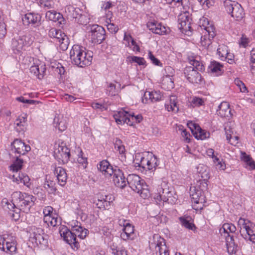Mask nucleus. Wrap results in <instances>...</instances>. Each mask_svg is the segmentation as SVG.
<instances>
[{"mask_svg": "<svg viewBox=\"0 0 255 255\" xmlns=\"http://www.w3.org/2000/svg\"><path fill=\"white\" fill-rule=\"evenodd\" d=\"M161 97H156V98L155 97H149V98L147 97H145L144 98L143 97H141V100L143 103L146 104L149 103L150 102L153 103L154 102L159 101L161 100Z\"/></svg>", "mask_w": 255, "mask_h": 255, "instance_id": "55", "label": "nucleus"}, {"mask_svg": "<svg viewBox=\"0 0 255 255\" xmlns=\"http://www.w3.org/2000/svg\"><path fill=\"white\" fill-rule=\"evenodd\" d=\"M12 201L16 205L17 211L28 213L33 205L35 198L31 195L19 191L14 192L11 194Z\"/></svg>", "mask_w": 255, "mask_h": 255, "instance_id": "2", "label": "nucleus"}, {"mask_svg": "<svg viewBox=\"0 0 255 255\" xmlns=\"http://www.w3.org/2000/svg\"><path fill=\"white\" fill-rule=\"evenodd\" d=\"M165 109L169 112L173 111L175 113L178 112L179 108L177 106V103L174 100L170 99L169 104H165Z\"/></svg>", "mask_w": 255, "mask_h": 255, "instance_id": "46", "label": "nucleus"}, {"mask_svg": "<svg viewBox=\"0 0 255 255\" xmlns=\"http://www.w3.org/2000/svg\"><path fill=\"white\" fill-rule=\"evenodd\" d=\"M187 126L191 130L194 135H195V132H197V131L201 129L200 127L197 124L192 121L189 122L187 123Z\"/></svg>", "mask_w": 255, "mask_h": 255, "instance_id": "57", "label": "nucleus"}, {"mask_svg": "<svg viewBox=\"0 0 255 255\" xmlns=\"http://www.w3.org/2000/svg\"><path fill=\"white\" fill-rule=\"evenodd\" d=\"M22 175H25V174L20 172L15 173L13 175V181L17 182V183H20L23 178Z\"/></svg>", "mask_w": 255, "mask_h": 255, "instance_id": "63", "label": "nucleus"}, {"mask_svg": "<svg viewBox=\"0 0 255 255\" xmlns=\"http://www.w3.org/2000/svg\"><path fill=\"white\" fill-rule=\"evenodd\" d=\"M197 170L199 179L197 181V184L195 187L203 192L204 190L207 189V182L210 178L209 170L207 166L203 165L199 166Z\"/></svg>", "mask_w": 255, "mask_h": 255, "instance_id": "9", "label": "nucleus"}, {"mask_svg": "<svg viewBox=\"0 0 255 255\" xmlns=\"http://www.w3.org/2000/svg\"><path fill=\"white\" fill-rule=\"evenodd\" d=\"M242 160L245 162L247 164L250 166L252 169L255 168V164L252 160V158L248 155L245 152H242Z\"/></svg>", "mask_w": 255, "mask_h": 255, "instance_id": "47", "label": "nucleus"}, {"mask_svg": "<svg viewBox=\"0 0 255 255\" xmlns=\"http://www.w3.org/2000/svg\"><path fill=\"white\" fill-rule=\"evenodd\" d=\"M70 155V149L64 143L55 144L54 156L59 162L63 164L67 163L69 160Z\"/></svg>", "mask_w": 255, "mask_h": 255, "instance_id": "8", "label": "nucleus"}, {"mask_svg": "<svg viewBox=\"0 0 255 255\" xmlns=\"http://www.w3.org/2000/svg\"><path fill=\"white\" fill-rule=\"evenodd\" d=\"M30 240L36 246L45 245L47 243L46 240L44 238L43 230L40 228L34 227L32 228Z\"/></svg>", "mask_w": 255, "mask_h": 255, "instance_id": "19", "label": "nucleus"}, {"mask_svg": "<svg viewBox=\"0 0 255 255\" xmlns=\"http://www.w3.org/2000/svg\"><path fill=\"white\" fill-rule=\"evenodd\" d=\"M226 10L236 20H241L245 15L241 5L235 1L226 0L224 2Z\"/></svg>", "mask_w": 255, "mask_h": 255, "instance_id": "7", "label": "nucleus"}, {"mask_svg": "<svg viewBox=\"0 0 255 255\" xmlns=\"http://www.w3.org/2000/svg\"><path fill=\"white\" fill-rule=\"evenodd\" d=\"M43 221L48 226L50 225L52 227H55L61 224V220L56 214H54V215H44Z\"/></svg>", "mask_w": 255, "mask_h": 255, "instance_id": "34", "label": "nucleus"}, {"mask_svg": "<svg viewBox=\"0 0 255 255\" xmlns=\"http://www.w3.org/2000/svg\"><path fill=\"white\" fill-rule=\"evenodd\" d=\"M2 205L3 208H6L10 211L15 210L16 209V205L14 201L12 200L9 202L7 199L4 198L1 201Z\"/></svg>", "mask_w": 255, "mask_h": 255, "instance_id": "44", "label": "nucleus"}, {"mask_svg": "<svg viewBox=\"0 0 255 255\" xmlns=\"http://www.w3.org/2000/svg\"><path fill=\"white\" fill-rule=\"evenodd\" d=\"M127 181L129 187L142 198L145 199L149 197L150 193L147 185L138 175L135 174H129L127 178Z\"/></svg>", "mask_w": 255, "mask_h": 255, "instance_id": "3", "label": "nucleus"}, {"mask_svg": "<svg viewBox=\"0 0 255 255\" xmlns=\"http://www.w3.org/2000/svg\"><path fill=\"white\" fill-rule=\"evenodd\" d=\"M23 160L17 158L12 164L9 166V170L15 173H17L22 166Z\"/></svg>", "mask_w": 255, "mask_h": 255, "instance_id": "42", "label": "nucleus"}, {"mask_svg": "<svg viewBox=\"0 0 255 255\" xmlns=\"http://www.w3.org/2000/svg\"><path fill=\"white\" fill-rule=\"evenodd\" d=\"M200 4L202 5V7L204 9H207L209 8L212 4L209 0H197Z\"/></svg>", "mask_w": 255, "mask_h": 255, "instance_id": "64", "label": "nucleus"}, {"mask_svg": "<svg viewBox=\"0 0 255 255\" xmlns=\"http://www.w3.org/2000/svg\"><path fill=\"white\" fill-rule=\"evenodd\" d=\"M179 28L183 31L189 30L190 28V18L186 13L181 14L178 18Z\"/></svg>", "mask_w": 255, "mask_h": 255, "instance_id": "28", "label": "nucleus"}, {"mask_svg": "<svg viewBox=\"0 0 255 255\" xmlns=\"http://www.w3.org/2000/svg\"><path fill=\"white\" fill-rule=\"evenodd\" d=\"M43 187L50 194L54 193L56 190L55 183L51 180H46L43 184Z\"/></svg>", "mask_w": 255, "mask_h": 255, "instance_id": "43", "label": "nucleus"}, {"mask_svg": "<svg viewBox=\"0 0 255 255\" xmlns=\"http://www.w3.org/2000/svg\"><path fill=\"white\" fill-rule=\"evenodd\" d=\"M92 107L93 109H99L101 111L106 110L108 109L107 105L105 104H100L99 103H94L92 104Z\"/></svg>", "mask_w": 255, "mask_h": 255, "instance_id": "62", "label": "nucleus"}, {"mask_svg": "<svg viewBox=\"0 0 255 255\" xmlns=\"http://www.w3.org/2000/svg\"><path fill=\"white\" fill-rule=\"evenodd\" d=\"M179 220L181 225L185 228L193 230L195 229V226L192 222V218L190 216H184L179 218Z\"/></svg>", "mask_w": 255, "mask_h": 255, "instance_id": "38", "label": "nucleus"}, {"mask_svg": "<svg viewBox=\"0 0 255 255\" xmlns=\"http://www.w3.org/2000/svg\"><path fill=\"white\" fill-rule=\"evenodd\" d=\"M71 225L72 226V230L74 232L75 234H76V237L77 236L82 240L86 238L89 234L88 229L78 225V222H73Z\"/></svg>", "mask_w": 255, "mask_h": 255, "instance_id": "29", "label": "nucleus"}, {"mask_svg": "<svg viewBox=\"0 0 255 255\" xmlns=\"http://www.w3.org/2000/svg\"><path fill=\"white\" fill-rule=\"evenodd\" d=\"M112 175L113 176V181L116 186L123 189L127 185V179H126L121 169H115Z\"/></svg>", "mask_w": 255, "mask_h": 255, "instance_id": "23", "label": "nucleus"}, {"mask_svg": "<svg viewBox=\"0 0 255 255\" xmlns=\"http://www.w3.org/2000/svg\"><path fill=\"white\" fill-rule=\"evenodd\" d=\"M54 124L60 131H64L67 128V118L62 115L56 114L54 119Z\"/></svg>", "mask_w": 255, "mask_h": 255, "instance_id": "31", "label": "nucleus"}, {"mask_svg": "<svg viewBox=\"0 0 255 255\" xmlns=\"http://www.w3.org/2000/svg\"><path fill=\"white\" fill-rule=\"evenodd\" d=\"M16 99L17 101L19 102H22L23 103H26L30 105H35L39 103V102L38 101L36 100H25L23 97H17Z\"/></svg>", "mask_w": 255, "mask_h": 255, "instance_id": "60", "label": "nucleus"}, {"mask_svg": "<svg viewBox=\"0 0 255 255\" xmlns=\"http://www.w3.org/2000/svg\"><path fill=\"white\" fill-rule=\"evenodd\" d=\"M223 66L216 61L211 62L209 66V69L210 71L214 74L215 75H218L221 74L222 71Z\"/></svg>", "mask_w": 255, "mask_h": 255, "instance_id": "39", "label": "nucleus"}, {"mask_svg": "<svg viewBox=\"0 0 255 255\" xmlns=\"http://www.w3.org/2000/svg\"><path fill=\"white\" fill-rule=\"evenodd\" d=\"M0 250L7 253H14L16 250L15 238L8 235L0 236Z\"/></svg>", "mask_w": 255, "mask_h": 255, "instance_id": "10", "label": "nucleus"}, {"mask_svg": "<svg viewBox=\"0 0 255 255\" xmlns=\"http://www.w3.org/2000/svg\"><path fill=\"white\" fill-rule=\"evenodd\" d=\"M89 20V18L87 14L82 11L76 21L82 25H86Z\"/></svg>", "mask_w": 255, "mask_h": 255, "instance_id": "51", "label": "nucleus"}, {"mask_svg": "<svg viewBox=\"0 0 255 255\" xmlns=\"http://www.w3.org/2000/svg\"><path fill=\"white\" fill-rule=\"evenodd\" d=\"M27 115L23 114L19 116L15 122L17 126H24L27 121Z\"/></svg>", "mask_w": 255, "mask_h": 255, "instance_id": "54", "label": "nucleus"}, {"mask_svg": "<svg viewBox=\"0 0 255 255\" xmlns=\"http://www.w3.org/2000/svg\"><path fill=\"white\" fill-rule=\"evenodd\" d=\"M110 200L111 197L109 195L102 196L98 199L96 204L98 208L108 210L112 203Z\"/></svg>", "mask_w": 255, "mask_h": 255, "instance_id": "32", "label": "nucleus"}, {"mask_svg": "<svg viewBox=\"0 0 255 255\" xmlns=\"http://www.w3.org/2000/svg\"><path fill=\"white\" fill-rule=\"evenodd\" d=\"M193 67H187L184 70V74L187 79L191 83H198L201 81V76L194 69Z\"/></svg>", "mask_w": 255, "mask_h": 255, "instance_id": "21", "label": "nucleus"}, {"mask_svg": "<svg viewBox=\"0 0 255 255\" xmlns=\"http://www.w3.org/2000/svg\"><path fill=\"white\" fill-rule=\"evenodd\" d=\"M190 195L191 197L193 208L196 210L202 209L204 203L205 202V197L203 192L196 187H191Z\"/></svg>", "mask_w": 255, "mask_h": 255, "instance_id": "11", "label": "nucleus"}, {"mask_svg": "<svg viewBox=\"0 0 255 255\" xmlns=\"http://www.w3.org/2000/svg\"><path fill=\"white\" fill-rule=\"evenodd\" d=\"M112 250V254L114 255H128L127 251L123 248H120L118 249L111 247Z\"/></svg>", "mask_w": 255, "mask_h": 255, "instance_id": "58", "label": "nucleus"}, {"mask_svg": "<svg viewBox=\"0 0 255 255\" xmlns=\"http://www.w3.org/2000/svg\"><path fill=\"white\" fill-rule=\"evenodd\" d=\"M149 246L150 248H155L156 255H169L164 239L158 234L153 236V242H150Z\"/></svg>", "mask_w": 255, "mask_h": 255, "instance_id": "15", "label": "nucleus"}, {"mask_svg": "<svg viewBox=\"0 0 255 255\" xmlns=\"http://www.w3.org/2000/svg\"><path fill=\"white\" fill-rule=\"evenodd\" d=\"M78 152H79V154L78 155V157L77 158V161L79 164H81L84 168H86L87 164V158L83 156V153L81 149L78 148Z\"/></svg>", "mask_w": 255, "mask_h": 255, "instance_id": "50", "label": "nucleus"}, {"mask_svg": "<svg viewBox=\"0 0 255 255\" xmlns=\"http://www.w3.org/2000/svg\"><path fill=\"white\" fill-rule=\"evenodd\" d=\"M50 67L55 74L59 75L60 77L62 78V76L64 74L65 70L61 63L56 61L52 62L50 63Z\"/></svg>", "mask_w": 255, "mask_h": 255, "instance_id": "36", "label": "nucleus"}, {"mask_svg": "<svg viewBox=\"0 0 255 255\" xmlns=\"http://www.w3.org/2000/svg\"><path fill=\"white\" fill-rule=\"evenodd\" d=\"M194 136L198 139L203 140L209 137L210 133L201 128L200 130L195 133Z\"/></svg>", "mask_w": 255, "mask_h": 255, "instance_id": "48", "label": "nucleus"}, {"mask_svg": "<svg viewBox=\"0 0 255 255\" xmlns=\"http://www.w3.org/2000/svg\"><path fill=\"white\" fill-rule=\"evenodd\" d=\"M30 44V38L26 35L18 36L12 40L11 48L15 54H19Z\"/></svg>", "mask_w": 255, "mask_h": 255, "instance_id": "12", "label": "nucleus"}, {"mask_svg": "<svg viewBox=\"0 0 255 255\" xmlns=\"http://www.w3.org/2000/svg\"><path fill=\"white\" fill-rule=\"evenodd\" d=\"M12 146L15 150V152L20 155H24L31 149L28 144H26L21 140L16 139L12 143Z\"/></svg>", "mask_w": 255, "mask_h": 255, "instance_id": "24", "label": "nucleus"}, {"mask_svg": "<svg viewBox=\"0 0 255 255\" xmlns=\"http://www.w3.org/2000/svg\"><path fill=\"white\" fill-rule=\"evenodd\" d=\"M148 58L150 59L151 61L153 64L157 66H159L160 65V61L155 57V56L152 54L150 51H148Z\"/></svg>", "mask_w": 255, "mask_h": 255, "instance_id": "61", "label": "nucleus"}, {"mask_svg": "<svg viewBox=\"0 0 255 255\" xmlns=\"http://www.w3.org/2000/svg\"><path fill=\"white\" fill-rule=\"evenodd\" d=\"M65 12L68 18H73L77 20L82 10L79 8H75L73 6H67L65 8Z\"/></svg>", "mask_w": 255, "mask_h": 255, "instance_id": "35", "label": "nucleus"}, {"mask_svg": "<svg viewBox=\"0 0 255 255\" xmlns=\"http://www.w3.org/2000/svg\"><path fill=\"white\" fill-rule=\"evenodd\" d=\"M54 172L57 177L59 184L61 186H64L67 179V175L65 170L61 167H58L55 168Z\"/></svg>", "mask_w": 255, "mask_h": 255, "instance_id": "30", "label": "nucleus"}, {"mask_svg": "<svg viewBox=\"0 0 255 255\" xmlns=\"http://www.w3.org/2000/svg\"><path fill=\"white\" fill-rule=\"evenodd\" d=\"M236 231L235 226L232 223L224 224L220 230L221 234L224 233L228 235L226 237V246L227 251L230 254H235L236 252L237 245L234 242L233 236L230 235V233H234Z\"/></svg>", "mask_w": 255, "mask_h": 255, "instance_id": "5", "label": "nucleus"}, {"mask_svg": "<svg viewBox=\"0 0 255 255\" xmlns=\"http://www.w3.org/2000/svg\"><path fill=\"white\" fill-rule=\"evenodd\" d=\"M204 31L201 37V44L204 47H208L211 44V40L215 36V27L213 25H203Z\"/></svg>", "mask_w": 255, "mask_h": 255, "instance_id": "16", "label": "nucleus"}, {"mask_svg": "<svg viewBox=\"0 0 255 255\" xmlns=\"http://www.w3.org/2000/svg\"><path fill=\"white\" fill-rule=\"evenodd\" d=\"M129 117L130 119V123H132V126L133 124L139 123L142 120V117L141 115H137L135 116L133 113L129 112Z\"/></svg>", "mask_w": 255, "mask_h": 255, "instance_id": "53", "label": "nucleus"}, {"mask_svg": "<svg viewBox=\"0 0 255 255\" xmlns=\"http://www.w3.org/2000/svg\"><path fill=\"white\" fill-rule=\"evenodd\" d=\"M59 234L64 240L72 248L78 249L79 243L76 239V234L73 231H70L65 226L60 227L59 229Z\"/></svg>", "mask_w": 255, "mask_h": 255, "instance_id": "13", "label": "nucleus"}, {"mask_svg": "<svg viewBox=\"0 0 255 255\" xmlns=\"http://www.w3.org/2000/svg\"><path fill=\"white\" fill-rule=\"evenodd\" d=\"M129 112H128L123 110L116 112L113 115V117L116 122L119 125H122L126 123L129 126H132L130 123V119L129 117Z\"/></svg>", "mask_w": 255, "mask_h": 255, "instance_id": "22", "label": "nucleus"}, {"mask_svg": "<svg viewBox=\"0 0 255 255\" xmlns=\"http://www.w3.org/2000/svg\"><path fill=\"white\" fill-rule=\"evenodd\" d=\"M154 198L156 200V202L162 200L173 204L177 201V195L173 191L169 190L165 183H163L158 186Z\"/></svg>", "mask_w": 255, "mask_h": 255, "instance_id": "4", "label": "nucleus"}, {"mask_svg": "<svg viewBox=\"0 0 255 255\" xmlns=\"http://www.w3.org/2000/svg\"><path fill=\"white\" fill-rule=\"evenodd\" d=\"M61 15L54 10H49L46 13V17L50 20L57 21L60 19Z\"/></svg>", "mask_w": 255, "mask_h": 255, "instance_id": "41", "label": "nucleus"}, {"mask_svg": "<svg viewBox=\"0 0 255 255\" xmlns=\"http://www.w3.org/2000/svg\"><path fill=\"white\" fill-rule=\"evenodd\" d=\"M189 63L191 65L189 67H193V69L197 71H201L204 69L203 64L197 59V58L192 57L190 59Z\"/></svg>", "mask_w": 255, "mask_h": 255, "instance_id": "40", "label": "nucleus"}, {"mask_svg": "<svg viewBox=\"0 0 255 255\" xmlns=\"http://www.w3.org/2000/svg\"><path fill=\"white\" fill-rule=\"evenodd\" d=\"M93 53L79 45H74L70 51V58L72 63L80 67L91 65Z\"/></svg>", "mask_w": 255, "mask_h": 255, "instance_id": "1", "label": "nucleus"}, {"mask_svg": "<svg viewBox=\"0 0 255 255\" xmlns=\"http://www.w3.org/2000/svg\"><path fill=\"white\" fill-rule=\"evenodd\" d=\"M57 34H56L54 42L57 45H59L60 49L62 50H67L69 44L68 37L60 30H58Z\"/></svg>", "mask_w": 255, "mask_h": 255, "instance_id": "25", "label": "nucleus"}, {"mask_svg": "<svg viewBox=\"0 0 255 255\" xmlns=\"http://www.w3.org/2000/svg\"><path fill=\"white\" fill-rule=\"evenodd\" d=\"M127 59L129 62H134L137 63L139 65H144L145 64V61L142 57L132 56H128Z\"/></svg>", "mask_w": 255, "mask_h": 255, "instance_id": "52", "label": "nucleus"}, {"mask_svg": "<svg viewBox=\"0 0 255 255\" xmlns=\"http://www.w3.org/2000/svg\"><path fill=\"white\" fill-rule=\"evenodd\" d=\"M41 17L38 13L29 12L25 14L22 17V21L24 25L37 26L40 24Z\"/></svg>", "mask_w": 255, "mask_h": 255, "instance_id": "20", "label": "nucleus"}, {"mask_svg": "<svg viewBox=\"0 0 255 255\" xmlns=\"http://www.w3.org/2000/svg\"><path fill=\"white\" fill-rule=\"evenodd\" d=\"M240 233L246 240L255 243V225L249 220L240 218L238 221Z\"/></svg>", "mask_w": 255, "mask_h": 255, "instance_id": "6", "label": "nucleus"}, {"mask_svg": "<svg viewBox=\"0 0 255 255\" xmlns=\"http://www.w3.org/2000/svg\"><path fill=\"white\" fill-rule=\"evenodd\" d=\"M147 26L153 33L159 35L164 34L166 33V27L156 21H149Z\"/></svg>", "mask_w": 255, "mask_h": 255, "instance_id": "27", "label": "nucleus"}, {"mask_svg": "<svg viewBox=\"0 0 255 255\" xmlns=\"http://www.w3.org/2000/svg\"><path fill=\"white\" fill-rule=\"evenodd\" d=\"M119 87L117 89L116 84L111 83L107 88V91L109 92V95L116 96L119 92Z\"/></svg>", "mask_w": 255, "mask_h": 255, "instance_id": "56", "label": "nucleus"}, {"mask_svg": "<svg viewBox=\"0 0 255 255\" xmlns=\"http://www.w3.org/2000/svg\"><path fill=\"white\" fill-rule=\"evenodd\" d=\"M123 224L124 228L121 234V238L124 241L133 240L136 236L134 232V227L126 220H120V224Z\"/></svg>", "mask_w": 255, "mask_h": 255, "instance_id": "18", "label": "nucleus"}, {"mask_svg": "<svg viewBox=\"0 0 255 255\" xmlns=\"http://www.w3.org/2000/svg\"><path fill=\"white\" fill-rule=\"evenodd\" d=\"M30 72L39 80L42 79L46 75V68L44 62L35 60L33 65L31 66Z\"/></svg>", "mask_w": 255, "mask_h": 255, "instance_id": "17", "label": "nucleus"}, {"mask_svg": "<svg viewBox=\"0 0 255 255\" xmlns=\"http://www.w3.org/2000/svg\"><path fill=\"white\" fill-rule=\"evenodd\" d=\"M228 47L224 44L219 45L217 49V54L221 60L222 58L225 57V55L228 54Z\"/></svg>", "mask_w": 255, "mask_h": 255, "instance_id": "49", "label": "nucleus"}, {"mask_svg": "<svg viewBox=\"0 0 255 255\" xmlns=\"http://www.w3.org/2000/svg\"><path fill=\"white\" fill-rule=\"evenodd\" d=\"M115 148L121 154L125 153V147L122 141L118 138H116L114 142Z\"/></svg>", "mask_w": 255, "mask_h": 255, "instance_id": "45", "label": "nucleus"}, {"mask_svg": "<svg viewBox=\"0 0 255 255\" xmlns=\"http://www.w3.org/2000/svg\"><path fill=\"white\" fill-rule=\"evenodd\" d=\"M203 103L204 101L202 99L197 97H194L190 102V105L193 107L201 106Z\"/></svg>", "mask_w": 255, "mask_h": 255, "instance_id": "59", "label": "nucleus"}, {"mask_svg": "<svg viewBox=\"0 0 255 255\" xmlns=\"http://www.w3.org/2000/svg\"><path fill=\"white\" fill-rule=\"evenodd\" d=\"M225 130L227 140L231 144L236 145L238 143L239 137L236 135L232 136L234 132V129L231 128L230 126H228L227 124L225 127Z\"/></svg>", "mask_w": 255, "mask_h": 255, "instance_id": "33", "label": "nucleus"}, {"mask_svg": "<svg viewBox=\"0 0 255 255\" xmlns=\"http://www.w3.org/2000/svg\"><path fill=\"white\" fill-rule=\"evenodd\" d=\"M89 29V36L93 43L100 44L105 39V30L102 26L93 24L90 26Z\"/></svg>", "mask_w": 255, "mask_h": 255, "instance_id": "14", "label": "nucleus"}, {"mask_svg": "<svg viewBox=\"0 0 255 255\" xmlns=\"http://www.w3.org/2000/svg\"><path fill=\"white\" fill-rule=\"evenodd\" d=\"M97 167L106 177L112 176L113 173H114L115 169H113V166L106 160L101 161L98 164Z\"/></svg>", "mask_w": 255, "mask_h": 255, "instance_id": "26", "label": "nucleus"}, {"mask_svg": "<svg viewBox=\"0 0 255 255\" xmlns=\"http://www.w3.org/2000/svg\"><path fill=\"white\" fill-rule=\"evenodd\" d=\"M174 86L173 79L172 76L166 75L163 77L161 86L163 89L169 91L173 89Z\"/></svg>", "mask_w": 255, "mask_h": 255, "instance_id": "37", "label": "nucleus"}]
</instances>
